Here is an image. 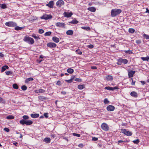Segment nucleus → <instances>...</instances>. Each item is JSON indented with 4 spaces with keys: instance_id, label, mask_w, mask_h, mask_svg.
Returning <instances> with one entry per match:
<instances>
[{
    "instance_id": "34",
    "label": "nucleus",
    "mask_w": 149,
    "mask_h": 149,
    "mask_svg": "<svg viewBox=\"0 0 149 149\" xmlns=\"http://www.w3.org/2000/svg\"><path fill=\"white\" fill-rule=\"evenodd\" d=\"M124 52L126 54H129L133 53L132 51L130 50V49L128 50H125L124 51Z\"/></svg>"
},
{
    "instance_id": "15",
    "label": "nucleus",
    "mask_w": 149,
    "mask_h": 149,
    "mask_svg": "<svg viewBox=\"0 0 149 149\" xmlns=\"http://www.w3.org/2000/svg\"><path fill=\"white\" fill-rule=\"evenodd\" d=\"M87 10L91 12H94L96 11V9L94 7H91L88 8H87Z\"/></svg>"
},
{
    "instance_id": "54",
    "label": "nucleus",
    "mask_w": 149,
    "mask_h": 149,
    "mask_svg": "<svg viewBox=\"0 0 149 149\" xmlns=\"http://www.w3.org/2000/svg\"><path fill=\"white\" fill-rule=\"evenodd\" d=\"M75 81H78V82H80L81 81V79L79 78H76L74 79Z\"/></svg>"
},
{
    "instance_id": "39",
    "label": "nucleus",
    "mask_w": 149,
    "mask_h": 149,
    "mask_svg": "<svg viewBox=\"0 0 149 149\" xmlns=\"http://www.w3.org/2000/svg\"><path fill=\"white\" fill-rule=\"evenodd\" d=\"M143 37L147 40H149V35L144 33L143 35Z\"/></svg>"
},
{
    "instance_id": "32",
    "label": "nucleus",
    "mask_w": 149,
    "mask_h": 149,
    "mask_svg": "<svg viewBox=\"0 0 149 149\" xmlns=\"http://www.w3.org/2000/svg\"><path fill=\"white\" fill-rule=\"evenodd\" d=\"M135 31V30L134 29L132 28H130L128 30V32L131 33H133Z\"/></svg>"
},
{
    "instance_id": "18",
    "label": "nucleus",
    "mask_w": 149,
    "mask_h": 149,
    "mask_svg": "<svg viewBox=\"0 0 149 149\" xmlns=\"http://www.w3.org/2000/svg\"><path fill=\"white\" fill-rule=\"evenodd\" d=\"M52 39L54 42L56 43L59 42L60 41L59 38L56 36L53 37L52 38Z\"/></svg>"
},
{
    "instance_id": "56",
    "label": "nucleus",
    "mask_w": 149,
    "mask_h": 149,
    "mask_svg": "<svg viewBox=\"0 0 149 149\" xmlns=\"http://www.w3.org/2000/svg\"><path fill=\"white\" fill-rule=\"evenodd\" d=\"M4 130L6 131L7 132H8L10 131L9 129L7 127L4 128Z\"/></svg>"
},
{
    "instance_id": "63",
    "label": "nucleus",
    "mask_w": 149,
    "mask_h": 149,
    "mask_svg": "<svg viewBox=\"0 0 149 149\" xmlns=\"http://www.w3.org/2000/svg\"><path fill=\"white\" fill-rule=\"evenodd\" d=\"M0 100L1 102H2L3 103H4V101L3 100V98L1 97H0Z\"/></svg>"
},
{
    "instance_id": "31",
    "label": "nucleus",
    "mask_w": 149,
    "mask_h": 149,
    "mask_svg": "<svg viewBox=\"0 0 149 149\" xmlns=\"http://www.w3.org/2000/svg\"><path fill=\"white\" fill-rule=\"evenodd\" d=\"M81 28L87 31H90L91 30V28L89 26H83L81 27Z\"/></svg>"
},
{
    "instance_id": "58",
    "label": "nucleus",
    "mask_w": 149,
    "mask_h": 149,
    "mask_svg": "<svg viewBox=\"0 0 149 149\" xmlns=\"http://www.w3.org/2000/svg\"><path fill=\"white\" fill-rule=\"evenodd\" d=\"M98 138L95 137L92 138V140L93 141H96L97 140Z\"/></svg>"
},
{
    "instance_id": "24",
    "label": "nucleus",
    "mask_w": 149,
    "mask_h": 149,
    "mask_svg": "<svg viewBox=\"0 0 149 149\" xmlns=\"http://www.w3.org/2000/svg\"><path fill=\"white\" fill-rule=\"evenodd\" d=\"M79 22L76 19H73L72 21L70 22L69 23L71 24H77Z\"/></svg>"
},
{
    "instance_id": "42",
    "label": "nucleus",
    "mask_w": 149,
    "mask_h": 149,
    "mask_svg": "<svg viewBox=\"0 0 149 149\" xmlns=\"http://www.w3.org/2000/svg\"><path fill=\"white\" fill-rule=\"evenodd\" d=\"M21 89L23 91H25L27 89V86L25 85H23L21 87Z\"/></svg>"
},
{
    "instance_id": "60",
    "label": "nucleus",
    "mask_w": 149,
    "mask_h": 149,
    "mask_svg": "<svg viewBox=\"0 0 149 149\" xmlns=\"http://www.w3.org/2000/svg\"><path fill=\"white\" fill-rule=\"evenodd\" d=\"M112 89H113L112 91H113L115 90L118 89H119V88L117 86H115L113 87H112Z\"/></svg>"
},
{
    "instance_id": "29",
    "label": "nucleus",
    "mask_w": 149,
    "mask_h": 149,
    "mask_svg": "<svg viewBox=\"0 0 149 149\" xmlns=\"http://www.w3.org/2000/svg\"><path fill=\"white\" fill-rule=\"evenodd\" d=\"M85 88L84 84L79 85L78 86V88L79 90H82Z\"/></svg>"
},
{
    "instance_id": "12",
    "label": "nucleus",
    "mask_w": 149,
    "mask_h": 149,
    "mask_svg": "<svg viewBox=\"0 0 149 149\" xmlns=\"http://www.w3.org/2000/svg\"><path fill=\"white\" fill-rule=\"evenodd\" d=\"M72 14H73L72 12L69 13L65 12L63 13L64 16L68 18L70 17Z\"/></svg>"
},
{
    "instance_id": "22",
    "label": "nucleus",
    "mask_w": 149,
    "mask_h": 149,
    "mask_svg": "<svg viewBox=\"0 0 149 149\" xmlns=\"http://www.w3.org/2000/svg\"><path fill=\"white\" fill-rule=\"evenodd\" d=\"M27 123V120H25L24 119H22L19 121V123L22 125H24L26 124V125Z\"/></svg>"
},
{
    "instance_id": "52",
    "label": "nucleus",
    "mask_w": 149,
    "mask_h": 149,
    "mask_svg": "<svg viewBox=\"0 0 149 149\" xmlns=\"http://www.w3.org/2000/svg\"><path fill=\"white\" fill-rule=\"evenodd\" d=\"M65 81L68 83H71L72 81V79H71L69 80H65Z\"/></svg>"
},
{
    "instance_id": "20",
    "label": "nucleus",
    "mask_w": 149,
    "mask_h": 149,
    "mask_svg": "<svg viewBox=\"0 0 149 149\" xmlns=\"http://www.w3.org/2000/svg\"><path fill=\"white\" fill-rule=\"evenodd\" d=\"M9 68V67L7 65H5L3 66L1 68V72H3L5 71L6 69H8Z\"/></svg>"
},
{
    "instance_id": "14",
    "label": "nucleus",
    "mask_w": 149,
    "mask_h": 149,
    "mask_svg": "<svg viewBox=\"0 0 149 149\" xmlns=\"http://www.w3.org/2000/svg\"><path fill=\"white\" fill-rule=\"evenodd\" d=\"M65 25V24L64 23H61L60 22H57L56 24V26L60 27H63Z\"/></svg>"
},
{
    "instance_id": "49",
    "label": "nucleus",
    "mask_w": 149,
    "mask_h": 149,
    "mask_svg": "<svg viewBox=\"0 0 149 149\" xmlns=\"http://www.w3.org/2000/svg\"><path fill=\"white\" fill-rule=\"evenodd\" d=\"M132 141L135 144H137L139 142V140L138 139H136V140L133 141Z\"/></svg>"
},
{
    "instance_id": "33",
    "label": "nucleus",
    "mask_w": 149,
    "mask_h": 149,
    "mask_svg": "<svg viewBox=\"0 0 149 149\" xmlns=\"http://www.w3.org/2000/svg\"><path fill=\"white\" fill-rule=\"evenodd\" d=\"M75 52L77 54L79 55H81L82 54V52L79 49H77L75 51Z\"/></svg>"
},
{
    "instance_id": "17",
    "label": "nucleus",
    "mask_w": 149,
    "mask_h": 149,
    "mask_svg": "<svg viewBox=\"0 0 149 149\" xmlns=\"http://www.w3.org/2000/svg\"><path fill=\"white\" fill-rule=\"evenodd\" d=\"M39 114L38 113H32L31 114V116L33 118H36L38 117Z\"/></svg>"
},
{
    "instance_id": "28",
    "label": "nucleus",
    "mask_w": 149,
    "mask_h": 149,
    "mask_svg": "<svg viewBox=\"0 0 149 149\" xmlns=\"http://www.w3.org/2000/svg\"><path fill=\"white\" fill-rule=\"evenodd\" d=\"M33 79L32 77H30L26 79L25 82L26 83H28L29 82L31 81H33Z\"/></svg>"
},
{
    "instance_id": "50",
    "label": "nucleus",
    "mask_w": 149,
    "mask_h": 149,
    "mask_svg": "<svg viewBox=\"0 0 149 149\" xmlns=\"http://www.w3.org/2000/svg\"><path fill=\"white\" fill-rule=\"evenodd\" d=\"M5 73L7 75H8L12 74V72L11 71H6L5 72Z\"/></svg>"
},
{
    "instance_id": "59",
    "label": "nucleus",
    "mask_w": 149,
    "mask_h": 149,
    "mask_svg": "<svg viewBox=\"0 0 149 149\" xmlns=\"http://www.w3.org/2000/svg\"><path fill=\"white\" fill-rule=\"evenodd\" d=\"M78 146L79 148H83L84 147V145L82 143H80L78 145Z\"/></svg>"
},
{
    "instance_id": "45",
    "label": "nucleus",
    "mask_w": 149,
    "mask_h": 149,
    "mask_svg": "<svg viewBox=\"0 0 149 149\" xmlns=\"http://www.w3.org/2000/svg\"><path fill=\"white\" fill-rule=\"evenodd\" d=\"M23 119L24 120H27L29 118V117L26 115H24L22 116Z\"/></svg>"
},
{
    "instance_id": "64",
    "label": "nucleus",
    "mask_w": 149,
    "mask_h": 149,
    "mask_svg": "<svg viewBox=\"0 0 149 149\" xmlns=\"http://www.w3.org/2000/svg\"><path fill=\"white\" fill-rule=\"evenodd\" d=\"M4 56V54H3L2 53L0 52V57H1V58L3 57Z\"/></svg>"
},
{
    "instance_id": "19",
    "label": "nucleus",
    "mask_w": 149,
    "mask_h": 149,
    "mask_svg": "<svg viewBox=\"0 0 149 149\" xmlns=\"http://www.w3.org/2000/svg\"><path fill=\"white\" fill-rule=\"evenodd\" d=\"M106 79L107 81H111L113 79V78L112 76L108 75L106 77Z\"/></svg>"
},
{
    "instance_id": "10",
    "label": "nucleus",
    "mask_w": 149,
    "mask_h": 149,
    "mask_svg": "<svg viewBox=\"0 0 149 149\" xmlns=\"http://www.w3.org/2000/svg\"><path fill=\"white\" fill-rule=\"evenodd\" d=\"M115 109V107L112 105H109L107 107V110L109 111H113Z\"/></svg>"
},
{
    "instance_id": "37",
    "label": "nucleus",
    "mask_w": 149,
    "mask_h": 149,
    "mask_svg": "<svg viewBox=\"0 0 149 149\" xmlns=\"http://www.w3.org/2000/svg\"><path fill=\"white\" fill-rule=\"evenodd\" d=\"M13 88L15 89H17L18 88V86L16 84H13Z\"/></svg>"
},
{
    "instance_id": "57",
    "label": "nucleus",
    "mask_w": 149,
    "mask_h": 149,
    "mask_svg": "<svg viewBox=\"0 0 149 149\" xmlns=\"http://www.w3.org/2000/svg\"><path fill=\"white\" fill-rule=\"evenodd\" d=\"M88 47L90 49H92L93 48L94 46L93 45L90 44L88 45Z\"/></svg>"
},
{
    "instance_id": "16",
    "label": "nucleus",
    "mask_w": 149,
    "mask_h": 149,
    "mask_svg": "<svg viewBox=\"0 0 149 149\" xmlns=\"http://www.w3.org/2000/svg\"><path fill=\"white\" fill-rule=\"evenodd\" d=\"M130 95L134 97H136L138 96V95L136 92L135 91H132L130 93Z\"/></svg>"
},
{
    "instance_id": "55",
    "label": "nucleus",
    "mask_w": 149,
    "mask_h": 149,
    "mask_svg": "<svg viewBox=\"0 0 149 149\" xmlns=\"http://www.w3.org/2000/svg\"><path fill=\"white\" fill-rule=\"evenodd\" d=\"M141 40H136V43L137 44H140L141 43Z\"/></svg>"
},
{
    "instance_id": "13",
    "label": "nucleus",
    "mask_w": 149,
    "mask_h": 149,
    "mask_svg": "<svg viewBox=\"0 0 149 149\" xmlns=\"http://www.w3.org/2000/svg\"><path fill=\"white\" fill-rule=\"evenodd\" d=\"M54 2L53 1H51L49 3L46 4V6H48L49 7L53 8V6L54 5Z\"/></svg>"
},
{
    "instance_id": "27",
    "label": "nucleus",
    "mask_w": 149,
    "mask_h": 149,
    "mask_svg": "<svg viewBox=\"0 0 149 149\" xmlns=\"http://www.w3.org/2000/svg\"><path fill=\"white\" fill-rule=\"evenodd\" d=\"M46 98V97L42 96H40L38 97V99L39 100L41 101L45 100Z\"/></svg>"
},
{
    "instance_id": "62",
    "label": "nucleus",
    "mask_w": 149,
    "mask_h": 149,
    "mask_svg": "<svg viewBox=\"0 0 149 149\" xmlns=\"http://www.w3.org/2000/svg\"><path fill=\"white\" fill-rule=\"evenodd\" d=\"M91 68L93 69H96L97 67L95 66H92L91 67Z\"/></svg>"
},
{
    "instance_id": "47",
    "label": "nucleus",
    "mask_w": 149,
    "mask_h": 149,
    "mask_svg": "<svg viewBox=\"0 0 149 149\" xmlns=\"http://www.w3.org/2000/svg\"><path fill=\"white\" fill-rule=\"evenodd\" d=\"M104 102L105 104H107L109 102L107 98H105L104 100Z\"/></svg>"
},
{
    "instance_id": "36",
    "label": "nucleus",
    "mask_w": 149,
    "mask_h": 149,
    "mask_svg": "<svg viewBox=\"0 0 149 149\" xmlns=\"http://www.w3.org/2000/svg\"><path fill=\"white\" fill-rule=\"evenodd\" d=\"M52 33V32H51V31H48V32H46L45 34H44V35L45 36H50L51 34Z\"/></svg>"
},
{
    "instance_id": "23",
    "label": "nucleus",
    "mask_w": 149,
    "mask_h": 149,
    "mask_svg": "<svg viewBox=\"0 0 149 149\" xmlns=\"http://www.w3.org/2000/svg\"><path fill=\"white\" fill-rule=\"evenodd\" d=\"M66 34L68 35H72L73 33V31L71 30H68L66 32Z\"/></svg>"
},
{
    "instance_id": "3",
    "label": "nucleus",
    "mask_w": 149,
    "mask_h": 149,
    "mask_svg": "<svg viewBox=\"0 0 149 149\" xmlns=\"http://www.w3.org/2000/svg\"><path fill=\"white\" fill-rule=\"evenodd\" d=\"M117 62L116 64L119 65H121L123 63L125 64H127L128 62V60L126 59H123L121 58H120L117 60Z\"/></svg>"
},
{
    "instance_id": "51",
    "label": "nucleus",
    "mask_w": 149,
    "mask_h": 149,
    "mask_svg": "<svg viewBox=\"0 0 149 149\" xmlns=\"http://www.w3.org/2000/svg\"><path fill=\"white\" fill-rule=\"evenodd\" d=\"M131 79L132 80V83H131V85H134V86L135 85L136 81H133V79L132 78H131Z\"/></svg>"
},
{
    "instance_id": "11",
    "label": "nucleus",
    "mask_w": 149,
    "mask_h": 149,
    "mask_svg": "<svg viewBox=\"0 0 149 149\" xmlns=\"http://www.w3.org/2000/svg\"><path fill=\"white\" fill-rule=\"evenodd\" d=\"M128 77L129 78H131L134 75V74L135 73L136 71L135 70H130V71H128Z\"/></svg>"
},
{
    "instance_id": "7",
    "label": "nucleus",
    "mask_w": 149,
    "mask_h": 149,
    "mask_svg": "<svg viewBox=\"0 0 149 149\" xmlns=\"http://www.w3.org/2000/svg\"><path fill=\"white\" fill-rule=\"evenodd\" d=\"M52 17L51 15H47L46 14H45L41 17V18L42 19L47 20L51 19Z\"/></svg>"
},
{
    "instance_id": "21",
    "label": "nucleus",
    "mask_w": 149,
    "mask_h": 149,
    "mask_svg": "<svg viewBox=\"0 0 149 149\" xmlns=\"http://www.w3.org/2000/svg\"><path fill=\"white\" fill-rule=\"evenodd\" d=\"M39 36V35H37V36H36L35 34L33 33L31 36L33 38L35 39L38 40H39L40 39Z\"/></svg>"
},
{
    "instance_id": "25",
    "label": "nucleus",
    "mask_w": 149,
    "mask_h": 149,
    "mask_svg": "<svg viewBox=\"0 0 149 149\" xmlns=\"http://www.w3.org/2000/svg\"><path fill=\"white\" fill-rule=\"evenodd\" d=\"M141 59L143 61H148L149 60V56H147L146 57H141Z\"/></svg>"
},
{
    "instance_id": "46",
    "label": "nucleus",
    "mask_w": 149,
    "mask_h": 149,
    "mask_svg": "<svg viewBox=\"0 0 149 149\" xmlns=\"http://www.w3.org/2000/svg\"><path fill=\"white\" fill-rule=\"evenodd\" d=\"M72 135L74 136H76L79 137H80L81 136L79 134H77V133H72Z\"/></svg>"
},
{
    "instance_id": "44",
    "label": "nucleus",
    "mask_w": 149,
    "mask_h": 149,
    "mask_svg": "<svg viewBox=\"0 0 149 149\" xmlns=\"http://www.w3.org/2000/svg\"><path fill=\"white\" fill-rule=\"evenodd\" d=\"M38 92L37 93H44L45 91V90L42 89H40L38 90Z\"/></svg>"
},
{
    "instance_id": "48",
    "label": "nucleus",
    "mask_w": 149,
    "mask_h": 149,
    "mask_svg": "<svg viewBox=\"0 0 149 149\" xmlns=\"http://www.w3.org/2000/svg\"><path fill=\"white\" fill-rule=\"evenodd\" d=\"M44 32V31L42 29H39L38 30V33L40 34L43 33Z\"/></svg>"
},
{
    "instance_id": "40",
    "label": "nucleus",
    "mask_w": 149,
    "mask_h": 149,
    "mask_svg": "<svg viewBox=\"0 0 149 149\" xmlns=\"http://www.w3.org/2000/svg\"><path fill=\"white\" fill-rule=\"evenodd\" d=\"M105 89L109 91H112V87H110L109 86H106L104 88Z\"/></svg>"
},
{
    "instance_id": "53",
    "label": "nucleus",
    "mask_w": 149,
    "mask_h": 149,
    "mask_svg": "<svg viewBox=\"0 0 149 149\" xmlns=\"http://www.w3.org/2000/svg\"><path fill=\"white\" fill-rule=\"evenodd\" d=\"M44 116L46 118H47L48 117V113H44Z\"/></svg>"
},
{
    "instance_id": "41",
    "label": "nucleus",
    "mask_w": 149,
    "mask_h": 149,
    "mask_svg": "<svg viewBox=\"0 0 149 149\" xmlns=\"http://www.w3.org/2000/svg\"><path fill=\"white\" fill-rule=\"evenodd\" d=\"M33 122L31 120H27V125H30L32 124Z\"/></svg>"
},
{
    "instance_id": "8",
    "label": "nucleus",
    "mask_w": 149,
    "mask_h": 149,
    "mask_svg": "<svg viewBox=\"0 0 149 149\" xmlns=\"http://www.w3.org/2000/svg\"><path fill=\"white\" fill-rule=\"evenodd\" d=\"M64 4V2L63 0H59L56 2V4L57 6L60 7Z\"/></svg>"
},
{
    "instance_id": "1",
    "label": "nucleus",
    "mask_w": 149,
    "mask_h": 149,
    "mask_svg": "<svg viewBox=\"0 0 149 149\" xmlns=\"http://www.w3.org/2000/svg\"><path fill=\"white\" fill-rule=\"evenodd\" d=\"M122 12V10L120 9H112L111 11V15L112 17H115L120 14Z\"/></svg>"
},
{
    "instance_id": "61",
    "label": "nucleus",
    "mask_w": 149,
    "mask_h": 149,
    "mask_svg": "<svg viewBox=\"0 0 149 149\" xmlns=\"http://www.w3.org/2000/svg\"><path fill=\"white\" fill-rule=\"evenodd\" d=\"M56 84L57 85H61V81H59V80L57 82V83H56Z\"/></svg>"
},
{
    "instance_id": "26",
    "label": "nucleus",
    "mask_w": 149,
    "mask_h": 149,
    "mask_svg": "<svg viewBox=\"0 0 149 149\" xmlns=\"http://www.w3.org/2000/svg\"><path fill=\"white\" fill-rule=\"evenodd\" d=\"M50 138L48 137H46L44 139V141L47 143H49L50 142Z\"/></svg>"
},
{
    "instance_id": "9",
    "label": "nucleus",
    "mask_w": 149,
    "mask_h": 149,
    "mask_svg": "<svg viewBox=\"0 0 149 149\" xmlns=\"http://www.w3.org/2000/svg\"><path fill=\"white\" fill-rule=\"evenodd\" d=\"M56 44L54 42H50L47 44V46L50 48H55L56 46Z\"/></svg>"
},
{
    "instance_id": "6",
    "label": "nucleus",
    "mask_w": 149,
    "mask_h": 149,
    "mask_svg": "<svg viewBox=\"0 0 149 149\" xmlns=\"http://www.w3.org/2000/svg\"><path fill=\"white\" fill-rule=\"evenodd\" d=\"M121 130L123 133L127 136H132V132L129 131H127L125 129H122Z\"/></svg>"
},
{
    "instance_id": "35",
    "label": "nucleus",
    "mask_w": 149,
    "mask_h": 149,
    "mask_svg": "<svg viewBox=\"0 0 149 149\" xmlns=\"http://www.w3.org/2000/svg\"><path fill=\"white\" fill-rule=\"evenodd\" d=\"M14 118V117L12 115H9L6 117V119H13Z\"/></svg>"
},
{
    "instance_id": "43",
    "label": "nucleus",
    "mask_w": 149,
    "mask_h": 149,
    "mask_svg": "<svg viewBox=\"0 0 149 149\" xmlns=\"http://www.w3.org/2000/svg\"><path fill=\"white\" fill-rule=\"evenodd\" d=\"M1 8L2 9H5L7 8V6L5 3H3L1 5Z\"/></svg>"
},
{
    "instance_id": "2",
    "label": "nucleus",
    "mask_w": 149,
    "mask_h": 149,
    "mask_svg": "<svg viewBox=\"0 0 149 149\" xmlns=\"http://www.w3.org/2000/svg\"><path fill=\"white\" fill-rule=\"evenodd\" d=\"M23 40L30 45H33L34 42L33 38L27 36H25Z\"/></svg>"
},
{
    "instance_id": "5",
    "label": "nucleus",
    "mask_w": 149,
    "mask_h": 149,
    "mask_svg": "<svg viewBox=\"0 0 149 149\" xmlns=\"http://www.w3.org/2000/svg\"><path fill=\"white\" fill-rule=\"evenodd\" d=\"M101 127L102 129L104 131H108L109 130V127L108 125L105 123H102L101 125Z\"/></svg>"
},
{
    "instance_id": "4",
    "label": "nucleus",
    "mask_w": 149,
    "mask_h": 149,
    "mask_svg": "<svg viewBox=\"0 0 149 149\" xmlns=\"http://www.w3.org/2000/svg\"><path fill=\"white\" fill-rule=\"evenodd\" d=\"M5 25L8 27H14L17 26V24L13 21H10L6 22Z\"/></svg>"
},
{
    "instance_id": "38",
    "label": "nucleus",
    "mask_w": 149,
    "mask_h": 149,
    "mask_svg": "<svg viewBox=\"0 0 149 149\" xmlns=\"http://www.w3.org/2000/svg\"><path fill=\"white\" fill-rule=\"evenodd\" d=\"M22 29H23L22 27H19L18 26H16L15 27V29L16 30H17V31L21 30Z\"/></svg>"
},
{
    "instance_id": "30",
    "label": "nucleus",
    "mask_w": 149,
    "mask_h": 149,
    "mask_svg": "<svg viewBox=\"0 0 149 149\" xmlns=\"http://www.w3.org/2000/svg\"><path fill=\"white\" fill-rule=\"evenodd\" d=\"M67 72L70 74H72L74 72V70L71 68H69L67 70Z\"/></svg>"
}]
</instances>
